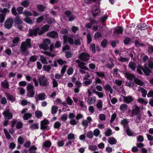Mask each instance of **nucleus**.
I'll return each mask as SVG.
<instances>
[{"label":"nucleus","mask_w":153,"mask_h":153,"mask_svg":"<svg viewBox=\"0 0 153 153\" xmlns=\"http://www.w3.org/2000/svg\"><path fill=\"white\" fill-rule=\"evenodd\" d=\"M31 41L30 39H27L25 42H23L22 43L20 48L23 55L27 56L29 54V51L27 49V48L31 47Z\"/></svg>","instance_id":"nucleus-1"},{"label":"nucleus","mask_w":153,"mask_h":153,"mask_svg":"<svg viewBox=\"0 0 153 153\" xmlns=\"http://www.w3.org/2000/svg\"><path fill=\"white\" fill-rule=\"evenodd\" d=\"M123 31V28L121 26L116 27L114 28L113 35L115 37H118L120 34H122Z\"/></svg>","instance_id":"nucleus-2"},{"label":"nucleus","mask_w":153,"mask_h":153,"mask_svg":"<svg viewBox=\"0 0 153 153\" xmlns=\"http://www.w3.org/2000/svg\"><path fill=\"white\" fill-rule=\"evenodd\" d=\"M38 81L40 86H47L49 84L48 79L45 75L40 76L38 78Z\"/></svg>","instance_id":"nucleus-3"},{"label":"nucleus","mask_w":153,"mask_h":153,"mask_svg":"<svg viewBox=\"0 0 153 153\" xmlns=\"http://www.w3.org/2000/svg\"><path fill=\"white\" fill-rule=\"evenodd\" d=\"M39 32L40 28L39 27H36L35 28L29 29V35L30 37L36 36L38 35H39Z\"/></svg>","instance_id":"nucleus-4"},{"label":"nucleus","mask_w":153,"mask_h":153,"mask_svg":"<svg viewBox=\"0 0 153 153\" xmlns=\"http://www.w3.org/2000/svg\"><path fill=\"white\" fill-rule=\"evenodd\" d=\"M13 20L12 18H8L4 22V27L8 29H10L13 26Z\"/></svg>","instance_id":"nucleus-5"},{"label":"nucleus","mask_w":153,"mask_h":153,"mask_svg":"<svg viewBox=\"0 0 153 153\" xmlns=\"http://www.w3.org/2000/svg\"><path fill=\"white\" fill-rule=\"evenodd\" d=\"M90 57V55L88 53L83 52L79 55L78 58L81 61H87L89 60Z\"/></svg>","instance_id":"nucleus-6"},{"label":"nucleus","mask_w":153,"mask_h":153,"mask_svg":"<svg viewBox=\"0 0 153 153\" xmlns=\"http://www.w3.org/2000/svg\"><path fill=\"white\" fill-rule=\"evenodd\" d=\"M2 114L4 116V118L5 120H11L13 117L12 113L10 112L9 110L4 111L2 113Z\"/></svg>","instance_id":"nucleus-7"},{"label":"nucleus","mask_w":153,"mask_h":153,"mask_svg":"<svg viewBox=\"0 0 153 153\" xmlns=\"http://www.w3.org/2000/svg\"><path fill=\"white\" fill-rule=\"evenodd\" d=\"M50 27V26L48 25H44L41 29L40 28L39 35H41L46 32L48 30Z\"/></svg>","instance_id":"nucleus-8"},{"label":"nucleus","mask_w":153,"mask_h":153,"mask_svg":"<svg viewBox=\"0 0 153 153\" xmlns=\"http://www.w3.org/2000/svg\"><path fill=\"white\" fill-rule=\"evenodd\" d=\"M140 110L139 107L136 105L134 108L132 110V114L131 117H133L134 116L140 113Z\"/></svg>","instance_id":"nucleus-9"},{"label":"nucleus","mask_w":153,"mask_h":153,"mask_svg":"<svg viewBox=\"0 0 153 153\" xmlns=\"http://www.w3.org/2000/svg\"><path fill=\"white\" fill-rule=\"evenodd\" d=\"M49 124V121L46 119L41 121V129L43 130H45L47 128V125Z\"/></svg>","instance_id":"nucleus-10"},{"label":"nucleus","mask_w":153,"mask_h":153,"mask_svg":"<svg viewBox=\"0 0 153 153\" xmlns=\"http://www.w3.org/2000/svg\"><path fill=\"white\" fill-rule=\"evenodd\" d=\"M148 27L147 25L145 23H139L136 26V28L141 30H145Z\"/></svg>","instance_id":"nucleus-11"},{"label":"nucleus","mask_w":153,"mask_h":153,"mask_svg":"<svg viewBox=\"0 0 153 153\" xmlns=\"http://www.w3.org/2000/svg\"><path fill=\"white\" fill-rule=\"evenodd\" d=\"M101 10L99 7H97L94 10V11H92V15L94 18L98 16H100Z\"/></svg>","instance_id":"nucleus-12"},{"label":"nucleus","mask_w":153,"mask_h":153,"mask_svg":"<svg viewBox=\"0 0 153 153\" xmlns=\"http://www.w3.org/2000/svg\"><path fill=\"white\" fill-rule=\"evenodd\" d=\"M47 35L53 38H57L58 36V33L55 31H52L48 33Z\"/></svg>","instance_id":"nucleus-13"},{"label":"nucleus","mask_w":153,"mask_h":153,"mask_svg":"<svg viewBox=\"0 0 153 153\" xmlns=\"http://www.w3.org/2000/svg\"><path fill=\"white\" fill-rule=\"evenodd\" d=\"M121 96L123 97L124 102L127 103H130L133 100L132 97L131 96L126 97L122 95H121Z\"/></svg>","instance_id":"nucleus-14"},{"label":"nucleus","mask_w":153,"mask_h":153,"mask_svg":"<svg viewBox=\"0 0 153 153\" xmlns=\"http://www.w3.org/2000/svg\"><path fill=\"white\" fill-rule=\"evenodd\" d=\"M123 73L125 75L126 78L129 80H132L133 79H134L136 78L135 76L133 74L128 72Z\"/></svg>","instance_id":"nucleus-15"},{"label":"nucleus","mask_w":153,"mask_h":153,"mask_svg":"<svg viewBox=\"0 0 153 153\" xmlns=\"http://www.w3.org/2000/svg\"><path fill=\"white\" fill-rule=\"evenodd\" d=\"M46 8L45 6L41 4H38L36 6V8L38 11L40 12H43Z\"/></svg>","instance_id":"nucleus-16"},{"label":"nucleus","mask_w":153,"mask_h":153,"mask_svg":"<svg viewBox=\"0 0 153 153\" xmlns=\"http://www.w3.org/2000/svg\"><path fill=\"white\" fill-rule=\"evenodd\" d=\"M52 145L51 143L50 140H48L45 141L43 144L42 148H50Z\"/></svg>","instance_id":"nucleus-17"},{"label":"nucleus","mask_w":153,"mask_h":153,"mask_svg":"<svg viewBox=\"0 0 153 153\" xmlns=\"http://www.w3.org/2000/svg\"><path fill=\"white\" fill-rule=\"evenodd\" d=\"M1 85L2 87L5 89H8L9 87V83L7 80H5L2 82Z\"/></svg>","instance_id":"nucleus-18"},{"label":"nucleus","mask_w":153,"mask_h":153,"mask_svg":"<svg viewBox=\"0 0 153 153\" xmlns=\"http://www.w3.org/2000/svg\"><path fill=\"white\" fill-rule=\"evenodd\" d=\"M143 71L147 76H149L150 74L152 73L151 70L147 66H144L143 67Z\"/></svg>","instance_id":"nucleus-19"},{"label":"nucleus","mask_w":153,"mask_h":153,"mask_svg":"<svg viewBox=\"0 0 153 153\" xmlns=\"http://www.w3.org/2000/svg\"><path fill=\"white\" fill-rule=\"evenodd\" d=\"M39 47V48L40 49H43L45 50H49V46L44 42L40 44Z\"/></svg>","instance_id":"nucleus-20"},{"label":"nucleus","mask_w":153,"mask_h":153,"mask_svg":"<svg viewBox=\"0 0 153 153\" xmlns=\"http://www.w3.org/2000/svg\"><path fill=\"white\" fill-rule=\"evenodd\" d=\"M136 65L134 62H130L128 64V67L133 71H134L136 69Z\"/></svg>","instance_id":"nucleus-21"},{"label":"nucleus","mask_w":153,"mask_h":153,"mask_svg":"<svg viewBox=\"0 0 153 153\" xmlns=\"http://www.w3.org/2000/svg\"><path fill=\"white\" fill-rule=\"evenodd\" d=\"M96 46L95 45L94 43H91L90 45V50L91 51V53L93 54L96 53Z\"/></svg>","instance_id":"nucleus-22"},{"label":"nucleus","mask_w":153,"mask_h":153,"mask_svg":"<svg viewBox=\"0 0 153 153\" xmlns=\"http://www.w3.org/2000/svg\"><path fill=\"white\" fill-rule=\"evenodd\" d=\"M85 65V63L84 62H81L80 64L78 65V66L81 69L86 70H89V69L88 68L84 66Z\"/></svg>","instance_id":"nucleus-23"},{"label":"nucleus","mask_w":153,"mask_h":153,"mask_svg":"<svg viewBox=\"0 0 153 153\" xmlns=\"http://www.w3.org/2000/svg\"><path fill=\"white\" fill-rule=\"evenodd\" d=\"M13 22H14L15 24H16L18 23H23V21L21 20L19 16H16L14 19V20L13 21Z\"/></svg>","instance_id":"nucleus-24"},{"label":"nucleus","mask_w":153,"mask_h":153,"mask_svg":"<svg viewBox=\"0 0 153 153\" xmlns=\"http://www.w3.org/2000/svg\"><path fill=\"white\" fill-rule=\"evenodd\" d=\"M108 142L110 144H115L117 143V141L114 137H109L108 138Z\"/></svg>","instance_id":"nucleus-25"},{"label":"nucleus","mask_w":153,"mask_h":153,"mask_svg":"<svg viewBox=\"0 0 153 153\" xmlns=\"http://www.w3.org/2000/svg\"><path fill=\"white\" fill-rule=\"evenodd\" d=\"M30 128L32 130L38 129L39 128V124L38 123H35L32 124L30 126Z\"/></svg>","instance_id":"nucleus-26"},{"label":"nucleus","mask_w":153,"mask_h":153,"mask_svg":"<svg viewBox=\"0 0 153 153\" xmlns=\"http://www.w3.org/2000/svg\"><path fill=\"white\" fill-rule=\"evenodd\" d=\"M134 81L135 83L138 85L142 86L143 84V82L140 79L135 78L134 79Z\"/></svg>","instance_id":"nucleus-27"},{"label":"nucleus","mask_w":153,"mask_h":153,"mask_svg":"<svg viewBox=\"0 0 153 153\" xmlns=\"http://www.w3.org/2000/svg\"><path fill=\"white\" fill-rule=\"evenodd\" d=\"M136 118L135 120V122L137 123H139L140 121L141 118V113L136 114Z\"/></svg>","instance_id":"nucleus-28"},{"label":"nucleus","mask_w":153,"mask_h":153,"mask_svg":"<svg viewBox=\"0 0 153 153\" xmlns=\"http://www.w3.org/2000/svg\"><path fill=\"white\" fill-rule=\"evenodd\" d=\"M65 56L67 59L71 58L73 55V53L69 51H66L65 52Z\"/></svg>","instance_id":"nucleus-29"},{"label":"nucleus","mask_w":153,"mask_h":153,"mask_svg":"<svg viewBox=\"0 0 153 153\" xmlns=\"http://www.w3.org/2000/svg\"><path fill=\"white\" fill-rule=\"evenodd\" d=\"M5 95L6 96L7 98V99L10 101L14 100V97L13 95H11L7 92L5 93Z\"/></svg>","instance_id":"nucleus-30"},{"label":"nucleus","mask_w":153,"mask_h":153,"mask_svg":"<svg viewBox=\"0 0 153 153\" xmlns=\"http://www.w3.org/2000/svg\"><path fill=\"white\" fill-rule=\"evenodd\" d=\"M37 149V148L34 146H31L29 149V153H36Z\"/></svg>","instance_id":"nucleus-31"},{"label":"nucleus","mask_w":153,"mask_h":153,"mask_svg":"<svg viewBox=\"0 0 153 153\" xmlns=\"http://www.w3.org/2000/svg\"><path fill=\"white\" fill-rule=\"evenodd\" d=\"M135 45L137 47H143L145 46V45L143 43H140L138 40H135Z\"/></svg>","instance_id":"nucleus-32"},{"label":"nucleus","mask_w":153,"mask_h":153,"mask_svg":"<svg viewBox=\"0 0 153 153\" xmlns=\"http://www.w3.org/2000/svg\"><path fill=\"white\" fill-rule=\"evenodd\" d=\"M95 73L97 76L99 77L102 78H105L106 77L103 71L101 72H96Z\"/></svg>","instance_id":"nucleus-33"},{"label":"nucleus","mask_w":153,"mask_h":153,"mask_svg":"<svg viewBox=\"0 0 153 153\" xmlns=\"http://www.w3.org/2000/svg\"><path fill=\"white\" fill-rule=\"evenodd\" d=\"M40 59L42 63L43 64L47 65L48 62L46 59L43 55H41L40 56Z\"/></svg>","instance_id":"nucleus-34"},{"label":"nucleus","mask_w":153,"mask_h":153,"mask_svg":"<svg viewBox=\"0 0 153 153\" xmlns=\"http://www.w3.org/2000/svg\"><path fill=\"white\" fill-rule=\"evenodd\" d=\"M45 94L42 93L39 94L38 96V100H43L45 99Z\"/></svg>","instance_id":"nucleus-35"},{"label":"nucleus","mask_w":153,"mask_h":153,"mask_svg":"<svg viewBox=\"0 0 153 153\" xmlns=\"http://www.w3.org/2000/svg\"><path fill=\"white\" fill-rule=\"evenodd\" d=\"M61 125V124L59 121H56L54 124L53 127L54 128L59 129Z\"/></svg>","instance_id":"nucleus-36"},{"label":"nucleus","mask_w":153,"mask_h":153,"mask_svg":"<svg viewBox=\"0 0 153 153\" xmlns=\"http://www.w3.org/2000/svg\"><path fill=\"white\" fill-rule=\"evenodd\" d=\"M29 4L30 3L27 0L24 1L21 3V5L25 7H28Z\"/></svg>","instance_id":"nucleus-37"},{"label":"nucleus","mask_w":153,"mask_h":153,"mask_svg":"<svg viewBox=\"0 0 153 153\" xmlns=\"http://www.w3.org/2000/svg\"><path fill=\"white\" fill-rule=\"evenodd\" d=\"M108 41L105 39H103L101 42V45L103 48H105L107 45Z\"/></svg>","instance_id":"nucleus-38"},{"label":"nucleus","mask_w":153,"mask_h":153,"mask_svg":"<svg viewBox=\"0 0 153 153\" xmlns=\"http://www.w3.org/2000/svg\"><path fill=\"white\" fill-rule=\"evenodd\" d=\"M38 56H37L34 55L32 56L29 59V60L31 62H34L37 60Z\"/></svg>","instance_id":"nucleus-39"},{"label":"nucleus","mask_w":153,"mask_h":153,"mask_svg":"<svg viewBox=\"0 0 153 153\" xmlns=\"http://www.w3.org/2000/svg\"><path fill=\"white\" fill-rule=\"evenodd\" d=\"M131 41V39L130 38L126 37L124 40L123 42L125 45H128L130 44Z\"/></svg>","instance_id":"nucleus-40"},{"label":"nucleus","mask_w":153,"mask_h":153,"mask_svg":"<svg viewBox=\"0 0 153 153\" xmlns=\"http://www.w3.org/2000/svg\"><path fill=\"white\" fill-rule=\"evenodd\" d=\"M27 96L30 97H34L35 94V92L33 90L27 91Z\"/></svg>","instance_id":"nucleus-41"},{"label":"nucleus","mask_w":153,"mask_h":153,"mask_svg":"<svg viewBox=\"0 0 153 153\" xmlns=\"http://www.w3.org/2000/svg\"><path fill=\"white\" fill-rule=\"evenodd\" d=\"M27 91H30L32 90H34V86L31 83H29L27 87Z\"/></svg>","instance_id":"nucleus-42"},{"label":"nucleus","mask_w":153,"mask_h":153,"mask_svg":"<svg viewBox=\"0 0 153 153\" xmlns=\"http://www.w3.org/2000/svg\"><path fill=\"white\" fill-rule=\"evenodd\" d=\"M36 117L38 118L41 117L42 116V113L41 111H37L35 112Z\"/></svg>","instance_id":"nucleus-43"},{"label":"nucleus","mask_w":153,"mask_h":153,"mask_svg":"<svg viewBox=\"0 0 153 153\" xmlns=\"http://www.w3.org/2000/svg\"><path fill=\"white\" fill-rule=\"evenodd\" d=\"M32 117L31 114L27 113L25 114L23 116V119L25 120H27L29 118H30Z\"/></svg>","instance_id":"nucleus-44"},{"label":"nucleus","mask_w":153,"mask_h":153,"mask_svg":"<svg viewBox=\"0 0 153 153\" xmlns=\"http://www.w3.org/2000/svg\"><path fill=\"white\" fill-rule=\"evenodd\" d=\"M141 92L142 93V96L144 98H145L147 93V91L144 89L141 88L140 89Z\"/></svg>","instance_id":"nucleus-45"},{"label":"nucleus","mask_w":153,"mask_h":153,"mask_svg":"<svg viewBox=\"0 0 153 153\" xmlns=\"http://www.w3.org/2000/svg\"><path fill=\"white\" fill-rule=\"evenodd\" d=\"M23 9L24 8L22 7L21 6L18 7L16 9L17 11L18 12V14H23Z\"/></svg>","instance_id":"nucleus-46"},{"label":"nucleus","mask_w":153,"mask_h":153,"mask_svg":"<svg viewBox=\"0 0 153 153\" xmlns=\"http://www.w3.org/2000/svg\"><path fill=\"white\" fill-rule=\"evenodd\" d=\"M108 16L107 15H104L100 18L99 20L101 22L103 23L106 22Z\"/></svg>","instance_id":"nucleus-47"},{"label":"nucleus","mask_w":153,"mask_h":153,"mask_svg":"<svg viewBox=\"0 0 153 153\" xmlns=\"http://www.w3.org/2000/svg\"><path fill=\"white\" fill-rule=\"evenodd\" d=\"M10 12V10L6 8H4L3 9H2V11H1V14H3L5 16H6V14L8 13H9Z\"/></svg>","instance_id":"nucleus-48"},{"label":"nucleus","mask_w":153,"mask_h":153,"mask_svg":"<svg viewBox=\"0 0 153 153\" xmlns=\"http://www.w3.org/2000/svg\"><path fill=\"white\" fill-rule=\"evenodd\" d=\"M129 59L128 58L126 57H123L122 56H120L119 59H118L119 61L121 62H126L128 61Z\"/></svg>","instance_id":"nucleus-49"},{"label":"nucleus","mask_w":153,"mask_h":153,"mask_svg":"<svg viewBox=\"0 0 153 153\" xmlns=\"http://www.w3.org/2000/svg\"><path fill=\"white\" fill-rule=\"evenodd\" d=\"M112 133V130L111 129H108L105 133L106 137H108L110 136Z\"/></svg>","instance_id":"nucleus-50"},{"label":"nucleus","mask_w":153,"mask_h":153,"mask_svg":"<svg viewBox=\"0 0 153 153\" xmlns=\"http://www.w3.org/2000/svg\"><path fill=\"white\" fill-rule=\"evenodd\" d=\"M58 107L57 106H53L51 108V113L52 114H56L57 112V109Z\"/></svg>","instance_id":"nucleus-51"},{"label":"nucleus","mask_w":153,"mask_h":153,"mask_svg":"<svg viewBox=\"0 0 153 153\" xmlns=\"http://www.w3.org/2000/svg\"><path fill=\"white\" fill-rule=\"evenodd\" d=\"M93 133L92 131H89L87 132V137L89 139L92 138L93 137Z\"/></svg>","instance_id":"nucleus-52"},{"label":"nucleus","mask_w":153,"mask_h":153,"mask_svg":"<svg viewBox=\"0 0 153 153\" xmlns=\"http://www.w3.org/2000/svg\"><path fill=\"white\" fill-rule=\"evenodd\" d=\"M93 133L94 136L97 137L100 133V131L98 128H96L94 130Z\"/></svg>","instance_id":"nucleus-53"},{"label":"nucleus","mask_w":153,"mask_h":153,"mask_svg":"<svg viewBox=\"0 0 153 153\" xmlns=\"http://www.w3.org/2000/svg\"><path fill=\"white\" fill-rule=\"evenodd\" d=\"M143 67L141 65H139L138 66V67L137 68V70L138 73L140 74H143L141 70L143 71Z\"/></svg>","instance_id":"nucleus-54"},{"label":"nucleus","mask_w":153,"mask_h":153,"mask_svg":"<svg viewBox=\"0 0 153 153\" xmlns=\"http://www.w3.org/2000/svg\"><path fill=\"white\" fill-rule=\"evenodd\" d=\"M127 105L126 104H122L120 106V109L121 111H125L127 108Z\"/></svg>","instance_id":"nucleus-55"},{"label":"nucleus","mask_w":153,"mask_h":153,"mask_svg":"<svg viewBox=\"0 0 153 153\" xmlns=\"http://www.w3.org/2000/svg\"><path fill=\"white\" fill-rule=\"evenodd\" d=\"M137 101L141 103L142 104L146 105L148 103V102L146 101L144 99L139 98L137 100Z\"/></svg>","instance_id":"nucleus-56"},{"label":"nucleus","mask_w":153,"mask_h":153,"mask_svg":"<svg viewBox=\"0 0 153 153\" xmlns=\"http://www.w3.org/2000/svg\"><path fill=\"white\" fill-rule=\"evenodd\" d=\"M4 131L7 139H10L11 138V137L8 131L6 129V128L4 129Z\"/></svg>","instance_id":"nucleus-57"},{"label":"nucleus","mask_w":153,"mask_h":153,"mask_svg":"<svg viewBox=\"0 0 153 153\" xmlns=\"http://www.w3.org/2000/svg\"><path fill=\"white\" fill-rule=\"evenodd\" d=\"M67 138L69 140H74L75 138L74 135L73 134L71 133H70L68 134Z\"/></svg>","instance_id":"nucleus-58"},{"label":"nucleus","mask_w":153,"mask_h":153,"mask_svg":"<svg viewBox=\"0 0 153 153\" xmlns=\"http://www.w3.org/2000/svg\"><path fill=\"white\" fill-rule=\"evenodd\" d=\"M88 149L91 151H94L97 149V147L95 146L90 145L89 146Z\"/></svg>","instance_id":"nucleus-59"},{"label":"nucleus","mask_w":153,"mask_h":153,"mask_svg":"<svg viewBox=\"0 0 153 153\" xmlns=\"http://www.w3.org/2000/svg\"><path fill=\"white\" fill-rule=\"evenodd\" d=\"M23 23H18L15 24V26L20 30H22L23 28Z\"/></svg>","instance_id":"nucleus-60"},{"label":"nucleus","mask_w":153,"mask_h":153,"mask_svg":"<svg viewBox=\"0 0 153 153\" xmlns=\"http://www.w3.org/2000/svg\"><path fill=\"white\" fill-rule=\"evenodd\" d=\"M96 106L98 109L101 108L102 107V103L101 100H100L96 105Z\"/></svg>","instance_id":"nucleus-61"},{"label":"nucleus","mask_w":153,"mask_h":153,"mask_svg":"<svg viewBox=\"0 0 153 153\" xmlns=\"http://www.w3.org/2000/svg\"><path fill=\"white\" fill-rule=\"evenodd\" d=\"M51 52L45 51L44 52V53L47 56L50 57H53L55 56V55L53 53H52Z\"/></svg>","instance_id":"nucleus-62"},{"label":"nucleus","mask_w":153,"mask_h":153,"mask_svg":"<svg viewBox=\"0 0 153 153\" xmlns=\"http://www.w3.org/2000/svg\"><path fill=\"white\" fill-rule=\"evenodd\" d=\"M44 70L47 72H49L51 69V67L50 65H44L43 66Z\"/></svg>","instance_id":"nucleus-63"},{"label":"nucleus","mask_w":153,"mask_h":153,"mask_svg":"<svg viewBox=\"0 0 153 153\" xmlns=\"http://www.w3.org/2000/svg\"><path fill=\"white\" fill-rule=\"evenodd\" d=\"M148 67L150 68H153V60L149 59L148 60Z\"/></svg>","instance_id":"nucleus-64"}]
</instances>
